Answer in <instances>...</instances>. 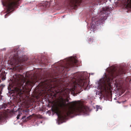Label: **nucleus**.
<instances>
[{
  "label": "nucleus",
  "mask_w": 131,
  "mask_h": 131,
  "mask_svg": "<svg viewBox=\"0 0 131 131\" xmlns=\"http://www.w3.org/2000/svg\"><path fill=\"white\" fill-rule=\"evenodd\" d=\"M70 91V90L64 87L59 89L56 91V93H59L62 98L61 100L53 108V111L62 120L71 115H76L81 113H85L88 110L87 107L84 105L80 101L69 103L70 106L68 109L67 108L66 102L62 97L68 98Z\"/></svg>",
  "instance_id": "1"
},
{
  "label": "nucleus",
  "mask_w": 131,
  "mask_h": 131,
  "mask_svg": "<svg viewBox=\"0 0 131 131\" xmlns=\"http://www.w3.org/2000/svg\"><path fill=\"white\" fill-rule=\"evenodd\" d=\"M20 116V114H19L17 115V119H19V117Z\"/></svg>",
  "instance_id": "17"
},
{
  "label": "nucleus",
  "mask_w": 131,
  "mask_h": 131,
  "mask_svg": "<svg viewBox=\"0 0 131 131\" xmlns=\"http://www.w3.org/2000/svg\"><path fill=\"white\" fill-rule=\"evenodd\" d=\"M125 5L127 7H131V0H125Z\"/></svg>",
  "instance_id": "12"
},
{
  "label": "nucleus",
  "mask_w": 131,
  "mask_h": 131,
  "mask_svg": "<svg viewBox=\"0 0 131 131\" xmlns=\"http://www.w3.org/2000/svg\"><path fill=\"white\" fill-rule=\"evenodd\" d=\"M81 2L82 0H66L64 5L66 7L69 8L70 7H76L80 5Z\"/></svg>",
  "instance_id": "9"
},
{
  "label": "nucleus",
  "mask_w": 131,
  "mask_h": 131,
  "mask_svg": "<svg viewBox=\"0 0 131 131\" xmlns=\"http://www.w3.org/2000/svg\"><path fill=\"white\" fill-rule=\"evenodd\" d=\"M30 117H27V118H27V119H30Z\"/></svg>",
  "instance_id": "23"
},
{
  "label": "nucleus",
  "mask_w": 131,
  "mask_h": 131,
  "mask_svg": "<svg viewBox=\"0 0 131 131\" xmlns=\"http://www.w3.org/2000/svg\"><path fill=\"white\" fill-rule=\"evenodd\" d=\"M106 1V0H94V1L92 3L93 6H94L98 4H102Z\"/></svg>",
  "instance_id": "11"
},
{
  "label": "nucleus",
  "mask_w": 131,
  "mask_h": 131,
  "mask_svg": "<svg viewBox=\"0 0 131 131\" xmlns=\"http://www.w3.org/2000/svg\"><path fill=\"white\" fill-rule=\"evenodd\" d=\"M41 70L42 71V70L40 69H38L36 70V71L37 72V71H40Z\"/></svg>",
  "instance_id": "20"
},
{
  "label": "nucleus",
  "mask_w": 131,
  "mask_h": 131,
  "mask_svg": "<svg viewBox=\"0 0 131 131\" xmlns=\"http://www.w3.org/2000/svg\"><path fill=\"white\" fill-rule=\"evenodd\" d=\"M88 43L90 44L94 43L95 42L93 38H88Z\"/></svg>",
  "instance_id": "13"
},
{
  "label": "nucleus",
  "mask_w": 131,
  "mask_h": 131,
  "mask_svg": "<svg viewBox=\"0 0 131 131\" xmlns=\"http://www.w3.org/2000/svg\"><path fill=\"white\" fill-rule=\"evenodd\" d=\"M20 0H8L7 2H3L2 4L3 6H6L8 12L13 9L14 7L17 5L19 1Z\"/></svg>",
  "instance_id": "8"
},
{
  "label": "nucleus",
  "mask_w": 131,
  "mask_h": 131,
  "mask_svg": "<svg viewBox=\"0 0 131 131\" xmlns=\"http://www.w3.org/2000/svg\"><path fill=\"white\" fill-rule=\"evenodd\" d=\"M47 84L46 85H47V86H48V85H47V84Z\"/></svg>",
  "instance_id": "24"
},
{
  "label": "nucleus",
  "mask_w": 131,
  "mask_h": 131,
  "mask_svg": "<svg viewBox=\"0 0 131 131\" xmlns=\"http://www.w3.org/2000/svg\"><path fill=\"white\" fill-rule=\"evenodd\" d=\"M26 116H22V118H21V119H25L26 118Z\"/></svg>",
  "instance_id": "18"
},
{
  "label": "nucleus",
  "mask_w": 131,
  "mask_h": 131,
  "mask_svg": "<svg viewBox=\"0 0 131 131\" xmlns=\"http://www.w3.org/2000/svg\"><path fill=\"white\" fill-rule=\"evenodd\" d=\"M7 106V104L4 103L2 105L0 106V109L2 108H5Z\"/></svg>",
  "instance_id": "15"
},
{
  "label": "nucleus",
  "mask_w": 131,
  "mask_h": 131,
  "mask_svg": "<svg viewBox=\"0 0 131 131\" xmlns=\"http://www.w3.org/2000/svg\"><path fill=\"white\" fill-rule=\"evenodd\" d=\"M112 9L111 7H105L103 8V10L100 12V14L101 18L99 19L95 18L94 17L92 18V22L91 23L90 28L95 29L96 26H98V24L102 23L107 19V17L108 14L110 13V11Z\"/></svg>",
  "instance_id": "5"
},
{
  "label": "nucleus",
  "mask_w": 131,
  "mask_h": 131,
  "mask_svg": "<svg viewBox=\"0 0 131 131\" xmlns=\"http://www.w3.org/2000/svg\"><path fill=\"white\" fill-rule=\"evenodd\" d=\"M63 62H64V66H60L56 67V69L57 70L56 73L57 75L62 74L64 70H69L70 68L77 65V61L74 58H70L64 60Z\"/></svg>",
  "instance_id": "6"
},
{
  "label": "nucleus",
  "mask_w": 131,
  "mask_h": 131,
  "mask_svg": "<svg viewBox=\"0 0 131 131\" xmlns=\"http://www.w3.org/2000/svg\"><path fill=\"white\" fill-rule=\"evenodd\" d=\"M98 111V110H97H97H96V111Z\"/></svg>",
  "instance_id": "25"
},
{
  "label": "nucleus",
  "mask_w": 131,
  "mask_h": 131,
  "mask_svg": "<svg viewBox=\"0 0 131 131\" xmlns=\"http://www.w3.org/2000/svg\"><path fill=\"white\" fill-rule=\"evenodd\" d=\"M42 5L44 7H49L50 4L48 2H46L42 4Z\"/></svg>",
  "instance_id": "14"
},
{
  "label": "nucleus",
  "mask_w": 131,
  "mask_h": 131,
  "mask_svg": "<svg viewBox=\"0 0 131 131\" xmlns=\"http://www.w3.org/2000/svg\"><path fill=\"white\" fill-rule=\"evenodd\" d=\"M72 88L71 89L72 93L74 96L80 93L82 90L81 87L84 88L87 85V81L84 73H76L73 74L71 79Z\"/></svg>",
  "instance_id": "3"
},
{
  "label": "nucleus",
  "mask_w": 131,
  "mask_h": 131,
  "mask_svg": "<svg viewBox=\"0 0 131 131\" xmlns=\"http://www.w3.org/2000/svg\"><path fill=\"white\" fill-rule=\"evenodd\" d=\"M11 112L8 109L7 110H4L2 112L0 113V121L3 120L5 118L7 117L9 113Z\"/></svg>",
  "instance_id": "10"
},
{
  "label": "nucleus",
  "mask_w": 131,
  "mask_h": 131,
  "mask_svg": "<svg viewBox=\"0 0 131 131\" xmlns=\"http://www.w3.org/2000/svg\"><path fill=\"white\" fill-rule=\"evenodd\" d=\"M18 49H16V53L13 56H11L9 58L10 63L13 67L14 70H21V66H22L21 63L24 62L25 60L23 57H19L17 52Z\"/></svg>",
  "instance_id": "7"
},
{
  "label": "nucleus",
  "mask_w": 131,
  "mask_h": 131,
  "mask_svg": "<svg viewBox=\"0 0 131 131\" xmlns=\"http://www.w3.org/2000/svg\"><path fill=\"white\" fill-rule=\"evenodd\" d=\"M42 85H43V86L44 87H45V88L46 89H47V86H44L43 85V84H42Z\"/></svg>",
  "instance_id": "21"
},
{
  "label": "nucleus",
  "mask_w": 131,
  "mask_h": 131,
  "mask_svg": "<svg viewBox=\"0 0 131 131\" xmlns=\"http://www.w3.org/2000/svg\"><path fill=\"white\" fill-rule=\"evenodd\" d=\"M40 74V73H35L34 71H32L27 72L25 77L28 80L25 83V78L23 75L16 74L13 76L18 84L15 89L20 97H23L24 96H28L29 95L32 87L37 82L38 76Z\"/></svg>",
  "instance_id": "2"
},
{
  "label": "nucleus",
  "mask_w": 131,
  "mask_h": 131,
  "mask_svg": "<svg viewBox=\"0 0 131 131\" xmlns=\"http://www.w3.org/2000/svg\"><path fill=\"white\" fill-rule=\"evenodd\" d=\"M1 77L3 80H4L5 79L6 77V75L5 73H2L1 74Z\"/></svg>",
  "instance_id": "16"
},
{
  "label": "nucleus",
  "mask_w": 131,
  "mask_h": 131,
  "mask_svg": "<svg viewBox=\"0 0 131 131\" xmlns=\"http://www.w3.org/2000/svg\"><path fill=\"white\" fill-rule=\"evenodd\" d=\"M8 16V14H6L5 16V18H7V17Z\"/></svg>",
  "instance_id": "19"
},
{
  "label": "nucleus",
  "mask_w": 131,
  "mask_h": 131,
  "mask_svg": "<svg viewBox=\"0 0 131 131\" xmlns=\"http://www.w3.org/2000/svg\"><path fill=\"white\" fill-rule=\"evenodd\" d=\"M125 74L123 69H121L119 70H117L115 68L111 69L109 72V76H105L102 81L103 86L105 87L110 86L113 79L121 74Z\"/></svg>",
  "instance_id": "4"
},
{
  "label": "nucleus",
  "mask_w": 131,
  "mask_h": 131,
  "mask_svg": "<svg viewBox=\"0 0 131 131\" xmlns=\"http://www.w3.org/2000/svg\"><path fill=\"white\" fill-rule=\"evenodd\" d=\"M2 97V95H0V101L1 100Z\"/></svg>",
  "instance_id": "22"
}]
</instances>
